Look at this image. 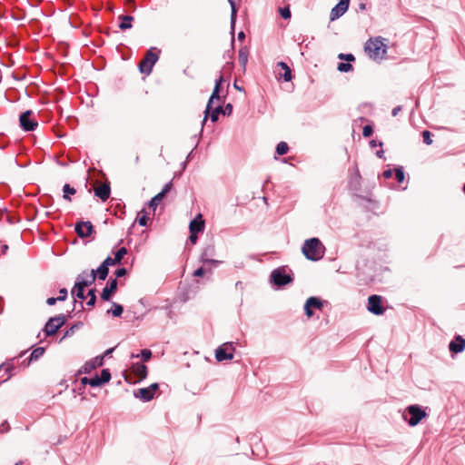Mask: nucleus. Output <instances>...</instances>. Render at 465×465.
Segmentation results:
<instances>
[{"label":"nucleus","mask_w":465,"mask_h":465,"mask_svg":"<svg viewBox=\"0 0 465 465\" xmlns=\"http://www.w3.org/2000/svg\"><path fill=\"white\" fill-rule=\"evenodd\" d=\"M325 250V246L318 238H310L305 240L302 247V254L306 259L312 262H317L322 259Z\"/></svg>","instance_id":"obj_1"},{"label":"nucleus","mask_w":465,"mask_h":465,"mask_svg":"<svg viewBox=\"0 0 465 465\" xmlns=\"http://www.w3.org/2000/svg\"><path fill=\"white\" fill-rule=\"evenodd\" d=\"M384 38L379 36L375 38H370L364 46L365 52L368 54L370 58L373 60H382L387 53V45L384 43Z\"/></svg>","instance_id":"obj_2"},{"label":"nucleus","mask_w":465,"mask_h":465,"mask_svg":"<svg viewBox=\"0 0 465 465\" xmlns=\"http://www.w3.org/2000/svg\"><path fill=\"white\" fill-rule=\"evenodd\" d=\"M158 54L153 52V49H149L143 59L139 63V70L142 74H150L152 73L153 67L155 63L158 61Z\"/></svg>","instance_id":"obj_3"},{"label":"nucleus","mask_w":465,"mask_h":465,"mask_svg":"<svg viewBox=\"0 0 465 465\" xmlns=\"http://www.w3.org/2000/svg\"><path fill=\"white\" fill-rule=\"evenodd\" d=\"M406 412L411 415L408 420L410 426H416L420 420L427 416V413L419 405H411L407 407Z\"/></svg>","instance_id":"obj_4"},{"label":"nucleus","mask_w":465,"mask_h":465,"mask_svg":"<svg viewBox=\"0 0 465 465\" xmlns=\"http://www.w3.org/2000/svg\"><path fill=\"white\" fill-rule=\"evenodd\" d=\"M65 317L64 315H58L52 317L48 320L45 326V331L47 336H51L56 333V331L64 324Z\"/></svg>","instance_id":"obj_5"},{"label":"nucleus","mask_w":465,"mask_h":465,"mask_svg":"<svg viewBox=\"0 0 465 465\" xmlns=\"http://www.w3.org/2000/svg\"><path fill=\"white\" fill-rule=\"evenodd\" d=\"M234 346L232 342H225L217 348L215 358L218 361L232 360L233 358Z\"/></svg>","instance_id":"obj_6"},{"label":"nucleus","mask_w":465,"mask_h":465,"mask_svg":"<svg viewBox=\"0 0 465 465\" xmlns=\"http://www.w3.org/2000/svg\"><path fill=\"white\" fill-rule=\"evenodd\" d=\"M367 309L370 312L375 315H381L385 312V308L382 306V298L380 295H371L368 298Z\"/></svg>","instance_id":"obj_7"},{"label":"nucleus","mask_w":465,"mask_h":465,"mask_svg":"<svg viewBox=\"0 0 465 465\" xmlns=\"http://www.w3.org/2000/svg\"><path fill=\"white\" fill-rule=\"evenodd\" d=\"M33 112L27 110L24 112L19 117V123L23 130L29 132L34 131L37 126L38 123L32 118Z\"/></svg>","instance_id":"obj_8"},{"label":"nucleus","mask_w":465,"mask_h":465,"mask_svg":"<svg viewBox=\"0 0 465 465\" xmlns=\"http://www.w3.org/2000/svg\"><path fill=\"white\" fill-rule=\"evenodd\" d=\"M25 353V351L21 352L18 355V357H14V358L6 361L5 362H4L0 366V369L4 368L5 371L7 373V377L5 379V381H7L8 379H10L15 374L14 370L16 367H22L23 368L21 362L19 361V359L22 358Z\"/></svg>","instance_id":"obj_9"},{"label":"nucleus","mask_w":465,"mask_h":465,"mask_svg":"<svg viewBox=\"0 0 465 465\" xmlns=\"http://www.w3.org/2000/svg\"><path fill=\"white\" fill-rule=\"evenodd\" d=\"M271 280L275 285L283 286L290 283L292 278L289 274H286L284 270L275 269L271 274Z\"/></svg>","instance_id":"obj_10"},{"label":"nucleus","mask_w":465,"mask_h":465,"mask_svg":"<svg viewBox=\"0 0 465 465\" xmlns=\"http://www.w3.org/2000/svg\"><path fill=\"white\" fill-rule=\"evenodd\" d=\"M104 356H97L88 361H86L77 371V374L90 373L93 370L103 366Z\"/></svg>","instance_id":"obj_11"},{"label":"nucleus","mask_w":465,"mask_h":465,"mask_svg":"<svg viewBox=\"0 0 465 465\" xmlns=\"http://www.w3.org/2000/svg\"><path fill=\"white\" fill-rule=\"evenodd\" d=\"M75 232L81 238L88 237L92 234L94 231V226L91 222L86 221H79L75 223Z\"/></svg>","instance_id":"obj_12"},{"label":"nucleus","mask_w":465,"mask_h":465,"mask_svg":"<svg viewBox=\"0 0 465 465\" xmlns=\"http://www.w3.org/2000/svg\"><path fill=\"white\" fill-rule=\"evenodd\" d=\"M350 5V0H340L339 3L331 9V20L334 21L341 17L347 10Z\"/></svg>","instance_id":"obj_13"},{"label":"nucleus","mask_w":465,"mask_h":465,"mask_svg":"<svg viewBox=\"0 0 465 465\" xmlns=\"http://www.w3.org/2000/svg\"><path fill=\"white\" fill-rule=\"evenodd\" d=\"M95 279L96 275L94 270H92L90 273L84 272L77 276L75 283L85 288L92 285L95 282Z\"/></svg>","instance_id":"obj_14"},{"label":"nucleus","mask_w":465,"mask_h":465,"mask_svg":"<svg viewBox=\"0 0 465 465\" xmlns=\"http://www.w3.org/2000/svg\"><path fill=\"white\" fill-rule=\"evenodd\" d=\"M322 302L317 297H310L304 304L305 314L310 318L313 315L312 308L322 310Z\"/></svg>","instance_id":"obj_15"},{"label":"nucleus","mask_w":465,"mask_h":465,"mask_svg":"<svg viewBox=\"0 0 465 465\" xmlns=\"http://www.w3.org/2000/svg\"><path fill=\"white\" fill-rule=\"evenodd\" d=\"M117 279H110L107 282V285L103 289V292L101 293V298L104 301H110L112 295L116 292L117 290Z\"/></svg>","instance_id":"obj_16"},{"label":"nucleus","mask_w":465,"mask_h":465,"mask_svg":"<svg viewBox=\"0 0 465 465\" xmlns=\"http://www.w3.org/2000/svg\"><path fill=\"white\" fill-rule=\"evenodd\" d=\"M465 349V339L460 336H455V339L451 341L449 344V350L453 353H460L463 351Z\"/></svg>","instance_id":"obj_17"},{"label":"nucleus","mask_w":465,"mask_h":465,"mask_svg":"<svg viewBox=\"0 0 465 465\" xmlns=\"http://www.w3.org/2000/svg\"><path fill=\"white\" fill-rule=\"evenodd\" d=\"M94 192L96 197L105 202L110 197L111 188L109 183H105L96 186Z\"/></svg>","instance_id":"obj_18"},{"label":"nucleus","mask_w":465,"mask_h":465,"mask_svg":"<svg viewBox=\"0 0 465 465\" xmlns=\"http://www.w3.org/2000/svg\"><path fill=\"white\" fill-rule=\"evenodd\" d=\"M45 353V348L44 347H37L35 348L30 354V356L22 361L21 364L23 368H26L30 365L32 361H37L39 358H41Z\"/></svg>","instance_id":"obj_19"},{"label":"nucleus","mask_w":465,"mask_h":465,"mask_svg":"<svg viewBox=\"0 0 465 465\" xmlns=\"http://www.w3.org/2000/svg\"><path fill=\"white\" fill-rule=\"evenodd\" d=\"M190 232L198 233L204 229V221L201 214H198L193 220L191 221L189 225Z\"/></svg>","instance_id":"obj_20"},{"label":"nucleus","mask_w":465,"mask_h":465,"mask_svg":"<svg viewBox=\"0 0 465 465\" xmlns=\"http://www.w3.org/2000/svg\"><path fill=\"white\" fill-rule=\"evenodd\" d=\"M276 66L283 71V74L278 73L277 78L279 80L283 79L285 82H289L292 80V71L286 63L278 62Z\"/></svg>","instance_id":"obj_21"},{"label":"nucleus","mask_w":465,"mask_h":465,"mask_svg":"<svg viewBox=\"0 0 465 465\" xmlns=\"http://www.w3.org/2000/svg\"><path fill=\"white\" fill-rule=\"evenodd\" d=\"M127 253V249L125 247H121L115 252L114 258L108 256L104 261L109 262V265L113 266L121 262L124 256Z\"/></svg>","instance_id":"obj_22"},{"label":"nucleus","mask_w":465,"mask_h":465,"mask_svg":"<svg viewBox=\"0 0 465 465\" xmlns=\"http://www.w3.org/2000/svg\"><path fill=\"white\" fill-rule=\"evenodd\" d=\"M132 370L139 381L145 379L147 376V367L143 363H134Z\"/></svg>","instance_id":"obj_23"},{"label":"nucleus","mask_w":465,"mask_h":465,"mask_svg":"<svg viewBox=\"0 0 465 465\" xmlns=\"http://www.w3.org/2000/svg\"><path fill=\"white\" fill-rule=\"evenodd\" d=\"M134 396L136 398H140L143 401H149L154 397L153 393L148 387L139 389L134 392Z\"/></svg>","instance_id":"obj_24"},{"label":"nucleus","mask_w":465,"mask_h":465,"mask_svg":"<svg viewBox=\"0 0 465 465\" xmlns=\"http://www.w3.org/2000/svg\"><path fill=\"white\" fill-rule=\"evenodd\" d=\"M108 262H109L104 261L102 264L96 270H94L96 277H98L100 280H105L108 275L110 266Z\"/></svg>","instance_id":"obj_25"},{"label":"nucleus","mask_w":465,"mask_h":465,"mask_svg":"<svg viewBox=\"0 0 465 465\" xmlns=\"http://www.w3.org/2000/svg\"><path fill=\"white\" fill-rule=\"evenodd\" d=\"M121 20L119 24V28L123 31L132 28V22L134 21V16L132 15H120L118 17Z\"/></svg>","instance_id":"obj_26"},{"label":"nucleus","mask_w":465,"mask_h":465,"mask_svg":"<svg viewBox=\"0 0 465 465\" xmlns=\"http://www.w3.org/2000/svg\"><path fill=\"white\" fill-rule=\"evenodd\" d=\"M215 254V248L213 244H209L203 249L200 260L208 261V258L213 257Z\"/></svg>","instance_id":"obj_27"},{"label":"nucleus","mask_w":465,"mask_h":465,"mask_svg":"<svg viewBox=\"0 0 465 465\" xmlns=\"http://www.w3.org/2000/svg\"><path fill=\"white\" fill-rule=\"evenodd\" d=\"M220 92L219 91H216V90H213L212 94H211V97L208 101V104H207V106H206V110H205V116L203 118V122L206 121V118H207V114L210 113V110L212 109V105L214 102V100H220Z\"/></svg>","instance_id":"obj_28"},{"label":"nucleus","mask_w":465,"mask_h":465,"mask_svg":"<svg viewBox=\"0 0 465 465\" xmlns=\"http://www.w3.org/2000/svg\"><path fill=\"white\" fill-rule=\"evenodd\" d=\"M248 55H249V52L246 47H242L239 50L238 60H239L240 64L243 67V69H245V66L247 64Z\"/></svg>","instance_id":"obj_29"},{"label":"nucleus","mask_w":465,"mask_h":465,"mask_svg":"<svg viewBox=\"0 0 465 465\" xmlns=\"http://www.w3.org/2000/svg\"><path fill=\"white\" fill-rule=\"evenodd\" d=\"M84 287L74 283V286L73 290L71 291V294L80 300H84L85 296L84 294Z\"/></svg>","instance_id":"obj_30"},{"label":"nucleus","mask_w":465,"mask_h":465,"mask_svg":"<svg viewBox=\"0 0 465 465\" xmlns=\"http://www.w3.org/2000/svg\"><path fill=\"white\" fill-rule=\"evenodd\" d=\"M124 308L121 304L113 302V308L107 311V313H111L114 317H120L123 314Z\"/></svg>","instance_id":"obj_31"},{"label":"nucleus","mask_w":465,"mask_h":465,"mask_svg":"<svg viewBox=\"0 0 465 465\" xmlns=\"http://www.w3.org/2000/svg\"><path fill=\"white\" fill-rule=\"evenodd\" d=\"M63 192H64V195H63L64 199L67 200L69 202H71L70 195H74L76 193L75 189L71 187L70 184H68V183L64 185Z\"/></svg>","instance_id":"obj_32"},{"label":"nucleus","mask_w":465,"mask_h":465,"mask_svg":"<svg viewBox=\"0 0 465 465\" xmlns=\"http://www.w3.org/2000/svg\"><path fill=\"white\" fill-rule=\"evenodd\" d=\"M163 199V198L162 197V194L157 193L148 202V207L152 209L153 212H155L156 207Z\"/></svg>","instance_id":"obj_33"},{"label":"nucleus","mask_w":465,"mask_h":465,"mask_svg":"<svg viewBox=\"0 0 465 465\" xmlns=\"http://www.w3.org/2000/svg\"><path fill=\"white\" fill-rule=\"evenodd\" d=\"M149 221V216L145 210H142L137 216V222L141 226H146Z\"/></svg>","instance_id":"obj_34"},{"label":"nucleus","mask_w":465,"mask_h":465,"mask_svg":"<svg viewBox=\"0 0 465 465\" xmlns=\"http://www.w3.org/2000/svg\"><path fill=\"white\" fill-rule=\"evenodd\" d=\"M289 151V146L285 142H280L276 146V153L278 155L286 154Z\"/></svg>","instance_id":"obj_35"},{"label":"nucleus","mask_w":465,"mask_h":465,"mask_svg":"<svg viewBox=\"0 0 465 465\" xmlns=\"http://www.w3.org/2000/svg\"><path fill=\"white\" fill-rule=\"evenodd\" d=\"M99 381H101L102 385L104 383H107L111 380V373L108 369H104L101 371V375L98 376Z\"/></svg>","instance_id":"obj_36"},{"label":"nucleus","mask_w":465,"mask_h":465,"mask_svg":"<svg viewBox=\"0 0 465 465\" xmlns=\"http://www.w3.org/2000/svg\"><path fill=\"white\" fill-rule=\"evenodd\" d=\"M210 112H211V114H210L211 121L214 123L218 120L219 114H223V106L218 105L217 107H215L213 109L212 108L210 110Z\"/></svg>","instance_id":"obj_37"},{"label":"nucleus","mask_w":465,"mask_h":465,"mask_svg":"<svg viewBox=\"0 0 465 465\" xmlns=\"http://www.w3.org/2000/svg\"><path fill=\"white\" fill-rule=\"evenodd\" d=\"M87 296L89 297V301L86 302L87 306H94L96 302V295H95V290L91 289L89 290Z\"/></svg>","instance_id":"obj_38"},{"label":"nucleus","mask_w":465,"mask_h":465,"mask_svg":"<svg viewBox=\"0 0 465 465\" xmlns=\"http://www.w3.org/2000/svg\"><path fill=\"white\" fill-rule=\"evenodd\" d=\"M395 179L398 183H401L404 181L405 175L401 167L394 169Z\"/></svg>","instance_id":"obj_39"},{"label":"nucleus","mask_w":465,"mask_h":465,"mask_svg":"<svg viewBox=\"0 0 465 465\" xmlns=\"http://www.w3.org/2000/svg\"><path fill=\"white\" fill-rule=\"evenodd\" d=\"M230 3L231 8H232V14H231V22L233 25L235 23L237 10L235 6V2L233 0H228Z\"/></svg>","instance_id":"obj_40"},{"label":"nucleus","mask_w":465,"mask_h":465,"mask_svg":"<svg viewBox=\"0 0 465 465\" xmlns=\"http://www.w3.org/2000/svg\"><path fill=\"white\" fill-rule=\"evenodd\" d=\"M173 189V183L172 181L165 183L162 189V191L159 193V194H162V197L164 198L167 193Z\"/></svg>","instance_id":"obj_41"},{"label":"nucleus","mask_w":465,"mask_h":465,"mask_svg":"<svg viewBox=\"0 0 465 465\" xmlns=\"http://www.w3.org/2000/svg\"><path fill=\"white\" fill-rule=\"evenodd\" d=\"M338 70L340 72H350L352 70V65L350 63H340L338 64Z\"/></svg>","instance_id":"obj_42"},{"label":"nucleus","mask_w":465,"mask_h":465,"mask_svg":"<svg viewBox=\"0 0 465 465\" xmlns=\"http://www.w3.org/2000/svg\"><path fill=\"white\" fill-rule=\"evenodd\" d=\"M422 134V138H423V143H426V144H428V145H430V144H431V143H432V140H431V138H430L431 134H430V131L425 130V131H423V132H422V134Z\"/></svg>","instance_id":"obj_43"},{"label":"nucleus","mask_w":465,"mask_h":465,"mask_svg":"<svg viewBox=\"0 0 465 465\" xmlns=\"http://www.w3.org/2000/svg\"><path fill=\"white\" fill-rule=\"evenodd\" d=\"M141 357H142L143 361H147L152 357V351L150 350H148V349L142 350L141 351Z\"/></svg>","instance_id":"obj_44"},{"label":"nucleus","mask_w":465,"mask_h":465,"mask_svg":"<svg viewBox=\"0 0 465 465\" xmlns=\"http://www.w3.org/2000/svg\"><path fill=\"white\" fill-rule=\"evenodd\" d=\"M280 14L282 18L289 19L291 17V11L289 6H285L283 8H280Z\"/></svg>","instance_id":"obj_45"},{"label":"nucleus","mask_w":465,"mask_h":465,"mask_svg":"<svg viewBox=\"0 0 465 465\" xmlns=\"http://www.w3.org/2000/svg\"><path fill=\"white\" fill-rule=\"evenodd\" d=\"M224 78L223 75H220V77L218 79H216L215 81V85H214V88L213 90H216V91H221L222 89V86H223V84L224 83Z\"/></svg>","instance_id":"obj_46"},{"label":"nucleus","mask_w":465,"mask_h":465,"mask_svg":"<svg viewBox=\"0 0 465 465\" xmlns=\"http://www.w3.org/2000/svg\"><path fill=\"white\" fill-rule=\"evenodd\" d=\"M373 134V129L371 125H365L362 129V135L364 137H370Z\"/></svg>","instance_id":"obj_47"},{"label":"nucleus","mask_w":465,"mask_h":465,"mask_svg":"<svg viewBox=\"0 0 465 465\" xmlns=\"http://www.w3.org/2000/svg\"><path fill=\"white\" fill-rule=\"evenodd\" d=\"M67 293H68V292H67V290H66L65 288H62V289H60V291H59V294H60V295L58 296V301H59V302H64V301H65V300H66V298H67Z\"/></svg>","instance_id":"obj_48"},{"label":"nucleus","mask_w":465,"mask_h":465,"mask_svg":"<svg viewBox=\"0 0 465 465\" xmlns=\"http://www.w3.org/2000/svg\"><path fill=\"white\" fill-rule=\"evenodd\" d=\"M90 386L92 387H98V386H101L102 383L101 381H99L98 379V376L96 375L95 377L94 378H90V383H89Z\"/></svg>","instance_id":"obj_49"},{"label":"nucleus","mask_w":465,"mask_h":465,"mask_svg":"<svg viewBox=\"0 0 465 465\" xmlns=\"http://www.w3.org/2000/svg\"><path fill=\"white\" fill-rule=\"evenodd\" d=\"M339 58L340 59H345L348 62H351V61L355 60V57L351 54H339Z\"/></svg>","instance_id":"obj_50"},{"label":"nucleus","mask_w":465,"mask_h":465,"mask_svg":"<svg viewBox=\"0 0 465 465\" xmlns=\"http://www.w3.org/2000/svg\"><path fill=\"white\" fill-rule=\"evenodd\" d=\"M232 112V105L231 104H227L224 108H223V114L224 115H230Z\"/></svg>","instance_id":"obj_51"},{"label":"nucleus","mask_w":465,"mask_h":465,"mask_svg":"<svg viewBox=\"0 0 465 465\" xmlns=\"http://www.w3.org/2000/svg\"><path fill=\"white\" fill-rule=\"evenodd\" d=\"M114 273H115V276H116L117 278H120V277L124 276V275L127 273V271H126V269H125V268H119V269H117V270L115 271V272H114Z\"/></svg>","instance_id":"obj_52"},{"label":"nucleus","mask_w":465,"mask_h":465,"mask_svg":"<svg viewBox=\"0 0 465 465\" xmlns=\"http://www.w3.org/2000/svg\"><path fill=\"white\" fill-rule=\"evenodd\" d=\"M204 272H205V271L203 270V268L201 267L193 272V276L194 277H202L204 274Z\"/></svg>","instance_id":"obj_53"},{"label":"nucleus","mask_w":465,"mask_h":465,"mask_svg":"<svg viewBox=\"0 0 465 465\" xmlns=\"http://www.w3.org/2000/svg\"><path fill=\"white\" fill-rule=\"evenodd\" d=\"M202 262L208 263V264H211V265H217V264L220 263V261L214 260V259H213L211 257V258H208V261H203Z\"/></svg>","instance_id":"obj_54"},{"label":"nucleus","mask_w":465,"mask_h":465,"mask_svg":"<svg viewBox=\"0 0 465 465\" xmlns=\"http://www.w3.org/2000/svg\"><path fill=\"white\" fill-rule=\"evenodd\" d=\"M393 172L394 171H392L391 169H388L382 173V175L384 178L389 179V178L392 177Z\"/></svg>","instance_id":"obj_55"},{"label":"nucleus","mask_w":465,"mask_h":465,"mask_svg":"<svg viewBox=\"0 0 465 465\" xmlns=\"http://www.w3.org/2000/svg\"><path fill=\"white\" fill-rule=\"evenodd\" d=\"M197 239H198V237H197V233L190 232L189 240H190V242H191L193 244L196 243Z\"/></svg>","instance_id":"obj_56"},{"label":"nucleus","mask_w":465,"mask_h":465,"mask_svg":"<svg viewBox=\"0 0 465 465\" xmlns=\"http://www.w3.org/2000/svg\"><path fill=\"white\" fill-rule=\"evenodd\" d=\"M56 302H59L58 297H50L46 300V303L50 306L54 305Z\"/></svg>","instance_id":"obj_57"},{"label":"nucleus","mask_w":465,"mask_h":465,"mask_svg":"<svg viewBox=\"0 0 465 465\" xmlns=\"http://www.w3.org/2000/svg\"><path fill=\"white\" fill-rule=\"evenodd\" d=\"M360 179H361V175H360L359 172H357L355 177L351 179V183H352L353 182H355L356 185H359L360 184Z\"/></svg>","instance_id":"obj_58"},{"label":"nucleus","mask_w":465,"mask_h":465,"mask_svg":"<svg viewBox=\"0 0 465 465\" xmlns=\"http://www.w3.org/2000/svg\"><path fill=\"white\" fill-rule=\"evenodd\" d=\"M148 388H149V389L151 390V391L154 394V393H155V391L158 390L159 385H158V383H153V384H151Z\"/></svg>","instance_id":"obj_59"},{"label":"nucleus","mask_w":465,"mask_h":465,"mask_svg":"<svg viewBox=\"0 0 465 465\" xmlns=\"http://www.w3.org/2000/svg\"><path fill=\"white\" fill-rule=\"evenodd\" d=\"M77 327H78V325L72 326L68 331H66V332L64 334V337L70 336L71 334H73L74 331V329L77 328Z\"/></svg>","instance_id":"obj_60"},{"label":"nucleus","mask_w":465,"mask_h":465,"mask_svg":"<svg viewBox=\"0 0 465 465\" xmlns=\"http://www.w3.org/2000/svg\"><path fill=\"white\" fill-rule=\"evenodd\" d=\"M401 111V106L398 105L392 109L391 114L393 116H396Z\"/></svg>","instance_id":"obj_61"},{"label":"nucleus","mask_w":465,"mask_h":465,"mask_svg":"<svg viewBox=\"0 0 465 465\" xmlns=\"http://www.w3.org/2000/svg\"><path fill=\"white\" fill-rule=\"evenodd\" d=\"M8 427L9 426L7 424H5V423L1 424L0 425V433L6 432L8 430Z\"/></svg>","instance_id":"obj_62"},{"label":"nucleus","mask_w":465,"mask_h":465,"mask_svg":"<svg viewBox=\"0 0 465 465\" xmlns=\"http://www.w3.org/2000/svg\"><path fill=\"white\" fill-rule=\"evenodd\" d=\"M8 248H9V247H8V245H7V244H3V245L1 246V254H5V253H6V252H7V250H8Z\"/></svg>","instance_id":"obj_63"},{"label":"nucleus","mask_w":465,"mask_h":465,"mask_svg":"<svg viewBox=\"0 0 465 465\" xmlns=\"http://www.w3.org/2000/svg\"><path fill=\"white\" fill-rule=\"evenodd\" d=\"M81 383L84 384V385L89 384L90 383V378H87V377L82 378L81 379Z\"/></svg>","instance_id":"obj_64"}]
</instances>
